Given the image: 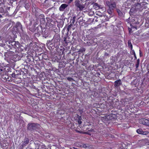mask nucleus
Instances as JSON below:
<instances>
[{"mask_svg":"<svg viewBox=\"0 0 149 149\" xmlns=\"http://www.w3.org/2000/svg\"><path fill=\"white\" fill-rule=\"evenodd\" d=\"M16 26L18 32H21L22 31V26L20 23H17Z\"/></svg>","mask_w":149,"mask_h":149,"instance_id":"20e7f679","label":"nucleus"},{"mask_svg":"<svg viewBox=\"0 0 149 149\" xmlns=\"http://www.w3.org/2000/svg\"><path fill=\"white\" fill-rule=\"evenodd\" d=\"M75 5L76 6L79 8V10H81L83 9H85V6L82 4H80L79 1V0H76L75 1Z\"/></svg>","mask_w":149,"mask_h":149,"instance_id":"f257e3e1","label":"nucleus"},{"mask_svg":"<svg viewBox=\"0 0 149 149\" xmlns=\"http://www.w3.org/2000/svg\"><path fill=\"white\" fill-rule=\"evenodd\" d=\"M29 142V141L27 140H26V141H25L24 142V143L22 144V146H24L25 144H28Z\"/></svg>","mask_w":149,"mask_h":149,"instance_id":"ddd939ff","label":"nucleus"},{"mask_svg":"<svg viewBox=\"0 0 149 149\" xmlns=\"http://www.w3.org/2000/svg\"><path fill=\"white\" fill-rule=\"evenodd\" d=\"M27 5L28 6H29V4H26V6Z\"/></svg>","mask_w":149,"mask_h":149,"instance_id":"5701e85b","label":"nucleus"},{"mask_svg":"<svg viewBox=\"0 0 149 149\" xmlns=\"http://www.w3.org/2000/svg\"><path fill=\"white\" fill-rule=\"evenodd\" d=\"M130 26H131V27L132 29L135 28L136 30L137 29V26L136 25H133L130 24Z\"/></svg>","mask_w":149,"mask_h":149,"instance_id":"4468645a","label":"nucleus"},{"mask_svg":"<svg viewBox=\"0 0 149 149\" xmlns=\"http://www.w3.org/2000/svg\"><path fill=\"white\" fill-rule=\"evenodd\" d=\"M128 30H129L130 33L131 32V31H132V29L130 28H129Z\"/></svg>","mask_w":149,"mask_h":149,"instance_id":"6ab92c4d","label":"nucleus"},{"mask_svg":"<svg viewBox=\"0 0 149 149\" xmlns=\"http://www.w3.org/2000/svg\"><path fill=\"white\" fill-rule=\"evenodd\" d=\"M40 127H37V126H35L36 130V129L39 128H40Z\"/></svg>","mask_w":149,"mask_h":149,"instance_id":"412c9836","label":"nucleus"},{"mask_svg":"<svg viewBox=\"0 0 149 149\" xmlns=\"http://www.w3.org/2000/svg\"><path fill=\"white\" fill-rule=\"evenodd\" d=\"M132 10V9H131L130 10H131H131Z\"/></svg>","mask_w":149,"mask_h":149,"instance_id":"b1692460","label":"nucleus"},{"mask_svg":"<svg viewBox=\"0 0 149 149\" xmlns=\"http://www.w3.org/2000/svg\"><path fill=\"white\" fill-rule=\"evenodd\" d=\"M140 60L139 59H138L137 60V62L136 63V68H138L139 66V63Z\"/></svg>","mask_w":149,"mask_h":149,"instance_id":"f8f14e48","label":"nucleus"},{"mask_svg":"<svg viewBox=\"0 0 149 149\" xmlns=\"http://www.w3.org/2000/svg\"><path fill=\"white\" fill-rule=\"evenodd\" d=\"M128 46L129 47H130L131 50L132 49V45L130 41H128Z\"/></svg>","mask_w":149,"mask_h":149,"instance_id":"9d476101","label":"nucleus"},{"mask_svg":"<svg viewBox=\"0 0 149 149\" xmlns=\"http://www.w3.org/2000/svg\"><path fill=\"white\" fill-rule=\"evenodd\" d=\"M139 122L140 123L144 125H149V120L147 119L141 118L139 120Z\"/></svg>","mask_w":149,"mask_h":149,"instance_id":"7ed1b4c3","label":"nucleus"},{"mask_svg":"<svg viewBox=\"0 0 149 149\" xmlns=\"http://www.w3.org/2000/svg\"><path fill=\"white\" fill-rule=\"evenodd\" d=\"M2 18V15L0 14V24H1V19Z\"/></svg>","mask_w":149,"mask_h":149,"instance_id":"f3484780","label":"nucleus"},{"mask_svg":"<svg viewBox=\"0 0 149 149\" xmlns=\"http://www.w3.org/2000/svg\"><path fill=\"white\" fill-rule=\"evenodd\" d=\"M68 6V5L65 4H62L60 6L59 9L60 11H63Z\"/></svg>","mask_w":149,"mask_h":149,"instance_id":"0eeeda50","label":"nucleus"},{"mask_svg":"<svg viewBox=\"0 0 149 149\" xmlns=\"http://www.w3.org/2000/svg\"><path fill=\"white\" fill-rule=\"evenodd\" d=\"M78 123L79 124H81V120H79Z\"/></svg>","mask_w":149,"mask_h":149,"instance_id":"aec40b11","label":"nucleus"},{"mask_svg":"<svg viewBox=\"0 0 149 149\" xmlns=\"http://www.w3.org/2000/svg\"><path fill=\"white\" fill-rule=\"evenodd\" d=\"M106 4L110 8H112L116 7V4L114 3H111L110 1H107L106 2Z\"/></svg>","mask_w":149,"mask_h":149,"instance_id":"39448f33","label":"nucleus"},{"mask_svg":"<svg viewBox=\"0 0 149 149\" xmlns=\"http://www.w3.org/2000/svg\"><path fill=\"white\" fill-rule=\"evenodd\" d=\"M73 1V0H70V2L72 1Z\"/></svg>","mask_w":149,"mask_h":149,"instance_id":"4be33fe9","label":"nucleus"},{"mask_svg":"<svg viewBox=\"0 0 149 149\" xmlns=\"http://www.w3.org/2000/svg\"><path fill=\"white\" fill-rule=\"evenodd\" d=\"M94 41L93 40V39H91L89 40V43H90V44H89V45H95Z\"/></svg>","mask_w":149,"mask_h":149,"instance_id":"9b49d317","label":"nucleus"},{"mask_svg":"<svg viewBox=\"0 0 149 149\" xmlns=\"http://www.w3.org/2000/svg\"><path fill=\"white\" fill-rule=\"evenodd\" d=\"M101 6L99 5L97 3H95L94 4L93 7L96 10H97L99 9L100 8H101ZM101 8H102L101 7Z\"/></svg>","mask_w":149,"mask_h":149,"instance_id":"1a4fd4ad","label":"nucleus"},{"mask_svg":"<svg viewBox=\"0 0 149 149\" xmlns=\"http://www.w3.org/2000/svg\"><path fill=\"white\" fill-rule=\"evenodd\" d=\"M108 13L109 14H111V12L110 10H108L107 11Z\"/></svg>","mask_w":149,"mask_h":149,"instance_id":"a211bd4d","label":"nucleus"},{"mask_svg":"<svg viewBox=\"0 0 149 149\" xmlns=\"http://www.w3.org/2000/svg\"><path fill=\"white\" fill-rule=\"evenodd\" d=\"M117 12L118 14L119 15H122V13L119 10H117Z\"/></svg>","mask_w":149,"mask_h":149,"instance_id":"2eb2a0df","label":"nucleus"},{"mask_svg":"<svg viewBox=\"0 0 149 149\" xmlns=\"http://www.w3.org/2000/svg\"><path fill=\"white\" fill-rule=\"evenodd\" d=\"M67 79L69 81H72V80H73V79L72 78L70 77H67Z\"/></svg>","mask_w":149,"mask_h":149,"instance_id":"dca6fc26","label":"nucleus"},{"mask_svg":"<svg viewBox=\"0 0 149 149\" xmlns=\"http://www.w3.org/2000/svg\"><path fill=\"white\" fill-rule=\"evenodd\" d=\"M140 54H141V53H140Z\"/></svg>","mask_w":149,"mask_h":149,"instance_id":"393cba45","label":"nucleus"},{"mask_svg":"<svg viewBox=\"0 0 149 149\" xmlns=\"http://www.w3.org/2000/svg\"><path fill=\"white\" fill-rule=\"evenodd\" d=\"M35 126L37 127L40 126V125L38 124L35 123H30L28 124V128L29 130H36Z\"/></svg>","mask_w":149,"mask_h":149,"instance_id":"f03ea898","label":"nucleus"},{"mask_svg":"<svg viewBox=\"0 0 149 149\" xmlns=\"http://www.w3.org/2000/svg\"><path fill=\"white\" fill-rule=\"evenodd\" d=\"M137 132L139 134L146 135L147 134L148 132H143V130L141 129L137 130H136Z\"/></svg>","mask_w":149,"mask_h":149,"instance_id":"423d86ee","label":"nucleus"},{"mask_svg":"<svg viewBox=\"0 0 149 149\" xmlns=\"http://www.w3.org/2000/svg\"><path fill=\"white\" fill-rule=\"evenodd\" d=\"M121 84V81L120 80L116 81H115V86L116 87H118Z\"/></svg>","mask_w":149,"mask_h":149,"instance_id":"6e6552de","label":"nucleus"}]
</instances>
